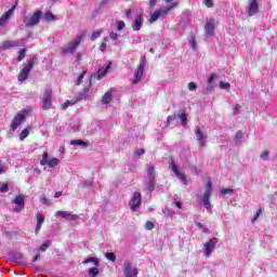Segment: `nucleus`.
Wrapping results in <instances>:
<instances>
[{
	"label": "nucleus",
	"mask_w": 277,
	"mask_h": 277,
	"mask_svg": "<svg viewBox=\"0 0 277 277\" xmlns=\"http://www.w3.org/2000/svg\"><path fill=\"white\" fill-rule=\"evenodd\" d=\"M196 137L199 142V145L201 148H205L207 146V136H205V133H202V130H200V127H196L195 129Z\"/></svg>",
	"instance_id": "15"
},
{
	"label": "nucleus",
	"mask_w": 277,
	"mask_h": 277,
	"mask_svg": "<svg viewBox=\"0 0 277 277\" xmlns=\"http://www.w3.org/2000/svg\"><path fill=\"white\" fill-rule=\"evenodd\" d=\"M174 120H176V115H170L167 118V126L166 127H170V124H172V122H174Z\"/></svg>",
	"instance_id": "40"
},
{
	"label": "nucleus",
	"mask_w": 277,
	"mask_h": 277,
	"mask_svg": "<svg viewBox=\"0 0 277 277\" xmlns=\"http://www.w3.org/2000/svg\"><path fill=\"white\" fill-rule=\"evenodd\" d=\"M101 34H103V31H101V30L94 31V32L92 34V36H91L92 42H94V40H96L97 38H101Z\"/></svg>",
	"instance_id": "43"
},
{
	"label": "nucleus",
	"mask_w": 277,
	"mask_h": 277,
	"mask_svg": "<svg viewBox=\"0 0 277 277\" xmlns=\"http://www.w3.org/2000/svg\"><path fill=\"white\" fill-rule=\"evenodd\" d=\"M41 18H42V11H37L31 15V17L25 16L24 23L26 27H35V25H38V23H40Z\"/></svg>",
	"instance_id": "4"
},
{
	"label": "nucleus",
	"mask_w": 277,
	"mask_h": 277,
	"mask_svg": "<svg viewBox=\"0 0 277 277\" xmlns=\"http://www.w3.org/2000/svg\"><path fill=\"white\" fill-rule=\"evenodd\" d=\"M53 94V90L47 89L43 93V105L42 109H51V96Z\"/></svg>",
	"instance_id": "14"
},
{
	"label": "nucleus",
	"mask_w": 277,
	"mask_h": 277,
	"mask_svg": "<svg viewBox=\"0 0 277 277\" xmlns=\"http://www.w3.org/2000/svg\"><path fill=\"white\" fill-rule=\"evenodd\" d=\"M240 110H241V106L239 104H236L234 106V116H237V114H239Z\"/></svg>",
	"instance_id": "58"
},
{
	"label": "nucleus",
	"mask_w": 277,
	"mask_h": 277,
	"mask_svg": "<svg viewBox=\"0 0 277 277\" xmlns=\"http://www.w3.org/2000/svg\"><path fill=\"white\" fill-rule=\"evenodd\" d=\"M206 36L211 37L215 31V22L213 19L207 21L205 25Z\"/></svg>",
	"instance_id": "18"
},
{
	"label": "nucleus",
	"mask_w": 277,
	"mask_h": 277,
	"mask_svg": "<svg viewBox=\"0 0 277 277\" xmlns=\"http://www.w3.org/2000/svg\"><path fill=\"white\" fill-rule=\"evenodd\" d=\"M203 5L206 8H213V0H203Z\"/></svg>",
	"instance_id": "55"
},
{
	"label": "nucleus",
	"mask_w": 277,
	"mask_h": 277,
	"mask_svg": "<svg viewBox=\"0 0 277 277\" xmlns=\"http://www.w3.org/2000/svg\"><path fill=\"white\" fill-rule=\"evenodd\" d=\"M260 215H261V210H259V211L255 213L254 217L251 219V222H256V221L259 220V216H260Z\"/></svg>",
	"instance_id": "60"
},
{
	"label": "nucleus",
	"mask_w": 277,
	"mask_h": 277,
	"mask_svg": "<svg viewBox=\"0 0 277 277\" xmlns=\"http://www.w3.org/2000/svg\"><path fill=\"white\" fill-rule=\"evenodd\" d=\"M89 275L93 276V277L98 276V267L96 266V267L90 268L89 269Z\"/></svg>",
	"instance_id": "41"
},
{
	"label": "nucleus",
	"mask_w": 277,
	"mask_h": 277,
	"mask_svg": "<svg viewBox=\"0 0 277 277\" xmlns=\"http://www.w3.org/2000/svg\"><path fill=\"white\" fill-rule=\"evenodd\" d=\"M247 12L249 14V16H254V14L259 13V2H256V0H252L249 4V6L247 8Z\"/></svg>",
	"instance_id": "20"
},
{
	"label": "nucleus",
	"mask_w": 277,
	"mask_h": 277,
	"mask_svg": "<svg viewBox=\"0 0 277 277\" xmlns=\"http://www.w3.org/2000/svg\"><path fill=\"white\" fill-rule=\"evenodd\" d=\"M51 240H45L41 246H40V250L41 252H47V250H49V248H51Z\"/></svg>",
	"instance_id": "32"
},
{
	"label": "nucleus",
	"mask_w": 277,
	"mask_h": 277,
	"mask_svg": "<svg viewBox=\"0 0 277 277\" xmlns=\"http://www.w3.org/2000/svg\"><path fill=\"white\" fill-rule=\"evenodd\" d=\"M11 261L17 265H23V255L19 252H12L10 254Z\"/></svg>",
	"instance_id": "22"
},
{
	"label": "nucleus",
	"mask_w": 277,
	"mask_h": 277,
	"mask_svg": "<svg viewBox=\"0 0 277 277\" xmlns=\"http://www.w3.org/2000/svg\"><path fill=\"white\" fill-rule=\"evenodd\" d=\"M84 265L88 263H94L95 267H98L100 263H98V259L96 258H88L83 261Z\"/></svg>",
	"instance_id": "34"
},
{
	"label": "nucleus",
	"mask_w": 277,
	"mask_h": 277,
	"mask_svg": "<svg viewBox=\"0 0 277 277\" xmlns=\"http://www.w3.org/2000/svg\"><path fill=\"white\" fill-rule=\"evenodd\" d=\"M158 0H150L149 1V8H155L157 5ZM176 0H164L166 3H174Z\"/></svg>",
	"instance_id": "37"
},
{
	"label": "nucleus",
	"mask_w": 277,
	"mask_h": 277,
	"mask_svg": "<svg viewBox=\"0 0 277 277\" xmlns=\"http://www.w3.org/2000/svg\"><path fill=\"white\" fill-rule=\"evenodd\" d=\"M42 159L49 161V153L44 151L42 155Z\"/></svg>",
	"instance_id": "64"
},
{
	"label": "nucleus",
	"mask_w": 277,
	"mask_h": 277,
	"mask_svg": "<svg viewBox=\"0 0 277 277\" xmlns=\"http://www.w3.org/2000/svg\"><path fill=\"white\" fill-rule=\"evenodd\" d=\"M34 69V61H29L27 66H25L19 75H18V81H27V78L29 77V72Z\"/></svg>",
	"instance_id": "11"
},
{
	"label": "nucleus",
	"mask_w": 277,
	"mask_h": 277,
	"mask_svg": "<svg viewBox=\"0 0 277 277\" xmlns=\"http://www.w3.org/2000/svg\"><path fill=\"white\" fill-rule=\"evenodd\" d=\"M49 168H56V166H60V159L53 158L51 160H48Z\"/></svg>",
	"instance_id": "33"
},
{
	"label": "nucleus",
	"mask_w": 277,
	"mask_h": 277,
	"mask_svg": "<svg viewBox=\"0 0 277 277\" xmlns=\"http://www.w3.org/2000/svg\"><path fill=\"white\" fill-rule=\"evenodd\" d=\"M111 70V64L106 65V67H101L97 71V79L101 80L105 75H107Z\"/></svg>",
	"instance_id": "26"
},
{
	"label": "nucleus",
	"mask_w": 277,
	"mask_h": 277,
	"mask_svg": "<svg viewBox=\"0 0 277 277\" xmlns=\"http://www.w3.org/2000/svg\"><path fill=\"white\" fill-rule=\"evenodd\" d=\"M174 8H179V1L172 2L170 5L167 6V9H160V10L155 11L151 14V23L159 21V18H161V16H168V14H170V11L174 10Z\"/></svg>",
	"instance_id": "2"
},
{
	"label": "nucleus",
	"mask_w": 277,
	"mask_h": 277,
	"mask_svg": "<svg viewBox=\"0 0 277 277\" xmlns=\"http://www.w3.org/2000/svg\"><path fill=\"white\" fill-rule=\"evenodd\" d=\"M14 8H16L15 5L10 9L5 14H3L0 17V27H3V25H5V23H8V19L10 18V16H12V14H14Z\"/></svg>",
	"instance_id": "23"
},
{
	"label": "nucleus",
	"mask_w": 277,
	"mask_h": 277,
	"mask_svg": "<svg viewBox=\"0 0 277 277\" xmlns=\"http://www.w3.org/2000/svg\"><path fill=\"white\" fill-rule=\"evenodd\" d=\"M233 193H234L233 188H223V189H221L222 196H226V195L233 194Z\"/></svg>",
	"instance_id": "52"
},
{
	"label": "nucleus",
	"mask_w": 277,
	"mask_h": 277,
	"mask_svg": "<svg viewBox=\"0 0 277 277\" xmlns=\"http://www.w3.org/2000/svg\"><path fill=\"white\" fill-rule=\"evenodd\" d=\"M145 228H146V230H153L155 228V223L150 222V221H147L145 223Z\"/></svg>",
	"instance_id": "49"
},
{
	"label": "nucleus",
	"mask_w": 277,
	"mask_h": 277,
	"mask_svg": "<svg viewBox=\"0 0 277 277\" xmlns=\"http://www.w3.org/2000/svg\"><path fill=\"white\" fill-rule=\"evenodd\" d=\"M241 140H243V132L241 131L236 132V135L234 138L235 144L237 145L241 144Z\"/></svg>",
	"instance_id": "30"
},
{
	"label": "nucleus",
	"mask_w": 277,
	"mask_h": 277,
	"mask_svg": "<svg viewBox=\"0 0 277 277\" xmlns=\"http://www.w3.org/2000/svg\"><path fill=\"white\" fill-rule=\"evenodd\" d=\"M92 94V78L89 79L88 85L83 89L82 92L78 93L76 95V103H79V101H83V98H88Z\"/></svg>",
	"instance_id": "9"
},
{
	"label": "nucleus",
	"mask_w": 277,
	"mask_h": 277,
	"mask_svg": "<svg viewBox=\"0 0 277 277\" xmlns=\"http://www.w3.org/2000/svg\"><path fill=\"white\" fill-rule=\"evenodd\" d=\"M211 192H213V186L211 184V181H208L202 196V203L205 209H207L209 213H213V210L211 209Z\"/></svg>",
	"instance_id": "1"
},
{
	"label": "nucleus",
	"mask_w": 277,
	"mask_h": 277,
	"mask_svg": "<svg viewBox=\"0 0 277 277\" xmlns=\"http://www.w3.org/2000/svg\"><path fill=\"white\" fill-rule=\"evenodd\" d=\"M55 215H57L58 217H63L64 220H68L69 222H75L79 220V215L70 214L66 211H56Z\"/></svg>",
	"instance_id": "16"
},
{
	"label": "nucleus",
	"mask_w": 277,
	"mask_h": 277,
	"mask_svg": "<svg viewBox=\"0 0 277 277\" xmlns=\"http://www.w3.org/2000/svg\"><path fill=\"white\" fill-rule=\"evenodd\" d=\"M146 150L144 148H140L135 150V157H140L141 155H145Z\"/></svg>",
	"instance_id": "56"
},
{
	"label": "nucleus",
	"mask_w": 277,
	"mask_h": 277,
	"mask_svg": "<svg viewBox=\"0 0 277 277\" xmlns=\"http://www.w3.org/2000/svg\"><path fill=\"white\" fill-rule=\"evenodd\" d=\"M83 77H85V71H82V72L79 75V77H78V79H77V85H81V80L83 79Z\"/></svg>",
	"instance_id": "57"
},
{
	"label": "nucleus",
	"mask_w": 277,
	"mask_h": 277,
	"mask_svg": "<svg viewBox=\"0 0 277 277\" xmlns=\"http://www.w3.org/2000/svg\"><path fill=\"white\" fill-rule=\"evenodd\" d=\"M260 158L263 159V161H267L269 159V151L264 150L261 155Z\"/></svg>",
	"instance_id": "50"
},
{
	"label": "nucleus",
	"mask_w": 277,
	"mask_h": 277,
	"mask_svg": "<svg viewBox=\"0 0 277 277\" xmlns=\"http://www.w3.org/2000/svg\"><path fill=\"white\" fill-rule=\"evenodd\" d=\"M25 114L26 111H22V113H18L13 121H12V124H11V131H16V129H18V127H21V124H23V121L25 120Z\"/></svg>",
	"instance_id": "13"
},
{
	"label": "nucleus",
	"mask_w": 277,
	"mask_h": 277,
	"mask_svg": "<svg viewBox=\"0 0 277 277\" xmlns=\"http://www.w3.org/2000/svg\"><path fill=\"white\" fill-rule=\"evenodd\" d=\"M113 96H114V91L110 89L104 94L101 101L102 105H109V103H111Z\"/></svg>",
	"instance_id": "24"
},
{
	"label": "nucleus",
	"mask_w": 277,
	"mask_h": 277,
	"mask_svg": "<svg viewBox=\"0 0 277 277\" xmlns=\"http://www.w3.org/2000/svg\"><path fill=\"white\" fill-rule=\"evenodd\" d=\"M220 240L217 238H212L208 242L205 243L203 246V254L209 259L211 256V252L215 250V246L217 245Z\"/></svg>",
	"instance_id": "10"
},
{
	"label": "nucleus",
	"mask_w": 277,
	"mask_h": 277,
	"mask_svg": "<svg viewBox=\"0 0 277 277\" xmlns=\"http://www.w3.org/2000/svg\"><path fill=\"white\" fill-rule=\"evenodd\" d=\"M188 90L189 92H196V90H198V85L196 84V82H189Z\"/></svg>",
	"instance_id": "46"
},
{
	"label": "nucleus",
	"mask_w": 277,
	"mask_h": 277,
	"mask_svg": "<svg viewBox=\"0 0 277 277\" xmlns=\"http://www.w3.org/2000/svg\"><path fill=\"white\" fill-rule=\"evenodd\" d=\"M157 176V172H155V167L154 166H149L147 168V176H146V180L147 181H155Z\"/></svg>",
	"instance_id": "27"
},
{
	"label": "nucleus",
	"mask_w": 277,
	"mask_h": 277,
	"mask_svg": "<svg viewBox=\"0 0 277 277\" xmlns=\"http://www.w3.org/2000/svg\"><path fill=\"white\" fill-rule=\"evenodd\" d=\"M70 145L71 146H85V143L83 141H81V140H72L70 142Z\"/></svg>",
	"instance_id": "38"
},
{
	"label": "nucleus",
	"mask_w": 277,
	"mask_h": 277,
	"mask_svg": "<svg viewBox=\"0 0 277 277\" xmlns=\"http://www.w3.org/2000/svg\"><path fill=\"white\" fill-rule=\"evenodd\" d=\"M105 256L107 261H111V263H116V253L114 252H106Z\"/></svg>",
	"instance_id": "35"
},
{
	"label": "nucleus",
	"mask_w": 277,
	"mask_h": 277,
	"mask_svg": "<svg viewBox=\"0 0 277 277\" xmlns=\"http://www.w3.org/2000/svg\"><path fill=\"white\" fill-rule=\"evenodd\" d=\"M82 40V36H77L72 42H70L66 48H63V53H70L71 55H75V51H77V47L81 44Z\"/></svg>",
	"instance_id": "6"
},
{
	"label": "nucleus",
	"mask_w": 277,
	"mask_h": 277,
	"mask_svg": "<svg viewBox=\"0 0 277 277\" xmlns=\"http://www.w3.org/2000/svg\"><path fill=\"white\" fill-rule=\"evenodd\" d=\"M134 31H140L142 29V15H138L132 26Z\"/></svg>",
	"instance_id": "29"
},
{
	"label": "nucleus",
	"mask_w": 277,
	"mask_h": 277,
	"mask_svg": "<svg viewBox=\"0 0 277 277\" xmlns=\"http://www.w3.org/2000/svg\"><path fill=\"white\" fill-rule=\"evenodd\" d=\"M162 213H163L164 215H167V217L170 216V215H172V211H171L170 209H168V208H164L163 211H162Z\"/></svg>",
	"instance_id": "59"
},
{
	"label": "nucleus",
	"mask_w": 277,
	"mask_h": 277,
	"mask_svg": "<svg viewBox=\"0 0 277 277\" xmlns=\"http://www.w3.org/2000/svg\"><path fill=\"white\" fill-rule=\"evenodd\" d=\"M190 49H193V51H196V37L190 38Z\"/></svg>",
	"instance_id": "53"
},
{
	"label": "nucleus",
	"mask_w": 277,
	"mask_h": 277,
	"mask_svg": "<svg viewBox=\"0 0 277 277\" xmlns=\"http://www.w3.org/2000/svg\"><path fill=\"white\" fill-rule=\"evenodd\" d=\"M169 168L175 174L176 179H179L181 182H183L184 185H187V176H185V173H183L179 170V167H176V163H174V160H171L169 162Z\"/></svg>",
	"instance_id": "7"
},
{
	"label": "nucleus",
	"mask_w": 277,
	"mask_h": 277,
	"mask_svg": "<svg viewBox=\"0 0 277 277\" xmlns=\"http://www.w3.org/2000/svg\"><path fill=\"white\" fill-rule=\"evenodd\" d=\"M141 205H142V194L140 192H135L130 201V209H132L133 211H137Z\"/></svg>",
	"instance_id": "12"
},
{
	"label": "nucleus",
	"mask_w": 277,
	"mask_h": 277,
	"mask_svg": "<svg viewBox=\"0 0 277 277\" xmlns=\"http://www.w3.org/2000/svg\"><path fill=\"white\" fill-rule=\"evenodd\" d=\"M75 104H77V101H76V100L67 101V102L63 105L62 109H68V107H70V105H75Z\"/></svg>",
	"instance_id": "45"
},
{
	"label": "nucleus",
	"mask_w": 277,
	"mask_h": 277,
	"mask_svg": "<svg viewBox=\"0 0 277 277\" xmlns=\"http://www.w3.org/2000/svg\"><path fill=\"white\" fill-rule=\"evenodd\" d=\"M40 202H42V205H45V207H51V200H49V198L44 197V195L41 196Z\"/></svg>",
	"instance_id": "39"
},
{
	"label": "nucleus",
	"mask_w": 277,
	"mask_h": 277,
	"mask_svg": "<svg viewBox=\"0 0 277 277\" xmlns=\"http://www.w3.org/2000/svg\"><path fill=\"white\" fill-rule=\"evenodd\" d=\"M137 274H140V271L137 267H133V263L130 261H126L123 263V275L124 277H137Z\"/></svg>",
	"instance_id": "5"
},
{
	"label": "nucleus",
	"mask_w": 277,
	"mask_h": 277,
	"mask_svg": "<svg viewBox=\"0 0 277 277\" xmlns=\"http://www.w3.org/2000/svg\"><path fill=\"white\" fill-rule=\"evenodd\" d=\"M126 16L129 21H131V9L126 10Z\"/></svg>",
	"instance_id": "63"
},
{
	"label": "nucleus",
	"mask_w": 277,
	"mask_h": 277,
	"mask_svg": "<svg viewBox=\"0 0 277 277\" xmlns=\"http://www.w3.org/2000/svg\"><path fill=\"white\" fill-rule=\"evenodd\" d=\"M16 47H21V42L8 40L2 43L1 49H3V51H8V49H15Z\"/></svg>",
	"instance_id": "21"
},
{
	"label": "nucleus",
	"mask_w": 277,
	"mask_h": 277,
	"mask_svg": "<svg viewBox=\"0 0 277 277\" xmlns=\"http://www.w3.org/2000/svg\"><path fill=\"white\" fill-rule=\"evenodd\" d=\"M177 117L180 118V120H181L183 127H185V126L187 124V114L180 111V113L177 114Z\"/></svg>",
	"instance_id": "31"
},
{
	"label": "nucleus",
	"mask_w": 277,
	"mask_h": 277,
	"mask_svg": "<svg viewBox=\"0 0 277 277\" xmlns=\"http://www.w3.org/2000/svg\"><path fill=\"white\" fill-rule=\"evenodd\" d=\"M45 21L48 22L55 21V15H53V13L51 12L45 13Z\"/></svg>",
	"instance_id": "51"
},
{
	"label": "nucleus",
	"mask_w": 277,
	"mask_h": 277,
	"mask_svg": "<svg viewBox=\"0 0 277 277\" xmlns=\"http://www.w3.org/2000/svg\"><path fill=\"white\" fill-rule=\"evenodd\" d=\"M219 85H220L221 90H229V88H230V83L224 82V81H220Z\"/></svg>",
	"instance_id": "42"
},
{
	"label": "nucleus",
	"mask_w": 277,
	"mask_h": 277,
	"mask_svg": "<svg viewBox=\"0 0 277 277\" xmlns=\"http://www.w3.org/2000/svg\"><path fill=\"white\" fill-rule=\"evenodd\" d=\"M82 187H84V188L92 187V182L91 181L83 182Z\"/></svg>",
	"instance_id": "61"
},
{
	"label": "nucleus",
	"mask_w": 277,
	"mask_h": 277,
	"mask_svg": "<svg viewBox=\"0 0 277 277\" xmlns=\"http://www.w3.org/2000/svg\"><path fill=\"white\" fill-rule=\"evenodd\" d=\"M28 135H29V130L27 129L23 130L19 134L21 142H23V140H25V137H27Z\"/></svg>",
	"instance_id": "44"
},
{
	"label": "nucleus",
	"mask_w": 277,
	"mask_h": 277,
	"mask_svg": "<svg viewBox=\"0 0 277 277\" xmlns=\"http://www.w3.org/2000/svg\"><path fill=\"white\" fill-rule=\"evenodd\" d=\"M92 94V78L89 79L88 85L83 89L82 92L78 93L76 95V103H79V101H83V98H88Z\"/></svg>",
	"instance_id": "8"
},
{
	"label": "nucleus",
	"mask_w": 277,
	"mask_h": 277,
	"mask_svg": "<svg viewBox=\"0 0 277 277\" xmlns=\"http://www.w3.org/2000/svg\"><path fill=\"white\" fill-rule=\"evenodd\" d=\"M105 49H107V38H104L100 45V51H102V53H105Z\"/></svg>",
	"instance_id": "47"
},
{
	"label": "nucleus",
	"mask_w": 277,
	"mask_h": 277,
	"mask_svg": "<svg viewBox=\"0 0 277 277\" xmlns=\"http://www.w3.org/2000/svg\"><path fill=\"white\" fill-rule=\"evenodd\" d=\"M15 212L21 213L23 209H25V198L23 196H17L14 199Z\"/></svg>",
	"instance_id": "19"
},
{
	"label": "nucleus",
	"mask_w": 277,
	"mask_h": 277,
	"mask_svg": "<svg viewBox=\"0 0 277 277\" xmlns=\"http://www.w3.org/2000/svg\"><path fill=\"white\" fill-rule=\"evenodd\" d=\"M215 79H217L216 74H212L208 81H207V87H206V92L211 93L213 90H215Z\"/></svg>",
	"instance_id": "17"
},
{
	"label": "nucleus",
	"mask_w": 277,
	"mask_h": 277,
	"mask_svg": "<svg viewBox=\"0 0 277 277\" xmlns=\"http://www.w3.org/2000/svg\"><path fill=\"white\" fill-rule=\"evenodd\" d=\"M26 53H27V50H25V49L19 50L18 56H17V62H23L25 60Z\"/></svg>",
	"instance_id": "36"
},
{
	"label": "nucleus",
	"mask_w": 277,
	"mask_h": 277,
	"mask_svg": "<svg viewBox=\"0 0 277 277\" xmlns=\"http://www.w3.org/2000/svg\"><path fill=\"white\" fill-rule=\"evenodd\" d=\"M146 64H147L146 56H141L140 64H138L136 70L134 71V78L132 80V83L134 85H137L140 80L142 79V77H144V68H146Z\"/></svg>",
	"instance_id": "3"
},
{
	"label": "nucleus",
	"mask_w": 277,
	"mask_h": 277,
	"mask_svg": "<svg viewBox=\"0 0 277 277\" xmlns=\"http://www.w3.org/2000/svg\"><path fill=\"white\" fill-rule=\"evenodd\" d=\"M155 185H157V181L156 180H146L145 189L147 192H155Z\"/></svg>",
	"instance_id": "28"
},
{
	"label": "nucleus",
	"mask_w": 277,
	"mask_h": 277,
	"mask_svg": "<svg viewBox=\"0 0 277 277\" xmlns=\"http://www.w3.org/2000/svg\"><path fill=\"white\" fill-rule=\"evenodd\" d=\"M124 27H126L124 21L117 22V31H122V29H124Z\"/></svg>",
	"instance_id": "48"
},
{
	"label": "nucleus",
	"mask_w": 277,
	"mask_h": 277,
	"mask_svg": "<svg viewBox=\"0 0 277 277\" xmlns=\"http://www.w3.org/2000/svg\"><path fill=\"white\" fill-rule=\"evenodd\" d=\"M10 189V186H8V184H3L1 187H0V192L2 194H6V192H9Z\"/></svg>",
	"instance_id": "54"
},
{
	"label": "nucleus",
	"mask_w": 277,
	"mask_h": 277,
	"mask_svg": "<svg viewBox=\"0 0 277 277\" xmlns=\"http://www.w3.org/2000/svg\"><path fill=\"white\" fill-rule=\"evenodd\" d=\"M37 226H36V235L40 233V228H42V224H44V215L42 213H37Z\"/></svg>",
	"instance_id": "25"
},
{
	"label": "nucleus",
	"mask_w": 277,
	"mask_h": 277,
	"mask_svg": "<svg viewBox=\"0 0 277 277\" xmlns=\"http://www.w3.org/2000/svg\"><path fill=\"white\" fill-rule=\"evenodd\" d=\"M110 39H111V40H118V34L111 31V32H110Z\"/></svg>",
	"instance_id": "62"
}]
</instances>
